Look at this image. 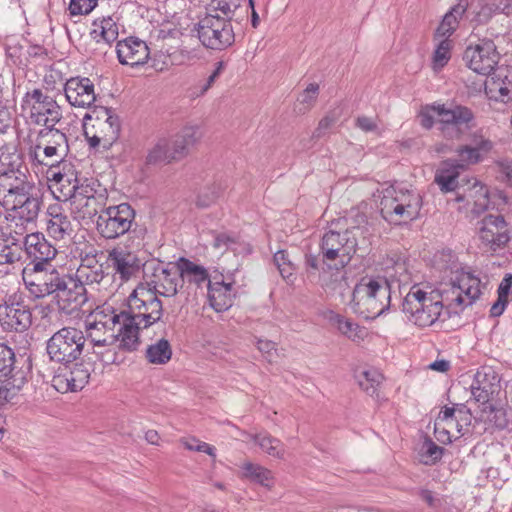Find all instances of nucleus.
<instances>
[{
	"label": "nucleus",
	"mask_w": 512,
	"mask_h": 512,
	"mask_svg": "<svg viewBox=\"0 0 512 512\" xmlns=\"http://www.w3.org/2000/svg\"><path fill=\"white\" fill-rule=\"evenodd\" d=\"M25 253L29 259L26 267L39 269L40 266H50V261L57 254V250L53 247L45 237L40 233L27 234L24 238Z\"/></svg>",
	"instance_id": "26"
},
{
	"label": "nucleus",
	"mask_w": 512,
	"mask_h": 512,
	"mask_svg": "<svg viewBox=\"0 0 512 512\" xmlns=\"http://www.w3.org/2000/svg\"><path fill=\"white\" fill-rule=\"evenodd\" d=\"M391 304V285L386 277L364 276L355 285L349 307L364 319H375Z\"/></svg>",
	"instance_id": "4"
},
{
	"label": "nucleus",
	"mask_w": 512,
	"mask_h": 512,
	"mask_svg": "<svg viewBox=\"0 0 512 512\" xmlns=\"http://www.w3.org/2000/svg\"><path fill=\"white\" fill-rule=\"evenodd\" d=\"M357 225L345 230H328L321 239L320 253L323 264L328 270H336L341 279L345 278L343 269L350 263L357 250H366L370 245L366 217L357 215Z\"/></svg>",
	"instance_id": "2"
},
{
	"label": "nucleus",
	"mask_w": 512,
	"mask_h": 512,
	"mask_svg": "<svg viewBox=\"0 0 512 512\" xmlns=\"http://www.w3.org/2000/svg\"><path fill=\"white\" fill-rule=\"evenodd\" d=\"M437 105H427L419 113L420 124L426 129L432 128L435 122L438 123Z\"/></svg>",
	"instance_id": "62"
},
{
	"label": "nucleus",
	"mask_w": 512,
	"mask_h": 512,
	"mask_svg": "<svg viewBox=\"0 0 512 512\" xmlns=\"http://www.w3.org/2000/svg\"><path fill=\"white\" fill-rule=\"evenodd\" d=\"M127 330L121 312L116 313L110 307H98L86 319L84 334L93 347H110L119 342L121 349L134 351L137 348H128L125 344Z\"/></svg>",
	"instance_id": "5"
},
{
	"label": "nucleus",
	"mask_w": 512,
	"mask_h": 512,
	"mask_svg": "<svg viewBox=\"0 0 512 512\" xmlns=\"http://www.w3.org/2000/svg\"><path fill=\"white\" fill-rule=\"evenodd\" d=\"M177 161L173 154L169 139H159L149 150L146 156L148 165H166Z\"/></svg>",
	"instance_id": "39"
},
{
	"label": "nucleus",
	"mask_w": 512,
	"mask_h": 512,
	"mask_svg": "<svg viewBox=\"0 0 512 512\" xmlns=\"http://www.w3.org/2000/svg\"><path fill=\"white\" fill-rule=\"evenodd\" d=\"M0 323L5 330L16 332H23L31 326V311L17 294L0 305Z\"/></svg>",
	"instance_id": "22"
},
{
	"label": "nucleus",
	"mask_w": 512,
	"mask_h": 512,
	"mask_svg": "<svg viewBox=\"0 0 512 512\" xmlns=\"http://www.w3.org/2000/svg\"><path fill=\"white\" fill-rule=\"evenodd\" d=\"M155 276L157 281L154 288L157 293L165 297L180 294L181 276L178 262L175 267L162 269L160 273Z\"/></svg>",
	"instance_id": "37"
},
{
	"label": "nucleus",
	"mask_w": 512,
	"mask_h": 512,
	"mask_svg": "<svg viewBox=\"0 0 512 512\" xmlns=\"http://www.w3.org/2000/svg\"><path fill=\"white\" fill-rule=\"evenodd\" d=\"M36 190L28 180L26 169L17 168L0 169V201L20 193Z\"/></svg>",
	"instance_id": "29"
},
{
	"label": "nucleus",
	"mask_w": 512,
	"mask_h": 512,
	"mask_svg": "<svg viewBox=\"0 0 512 512\" xmlns=\"http://www.w3.org/2000/svg\"><path fill=\"white\" fill-rule=\"evenodd\" d=\"M438 298L435 290L427 292L414 285L403 299L402 312L408 321L418 327L432 326L442 312L441 300Z\"/></svg>",
	"instance_id": "9"
},
{
	"label": "nucleus",
	"mask_w": 512,
	"mask_h": 512,
	"mask_svg": "<svg viewBox=\"0 0 512 512\" xmlns=\"http://www.w3.org/2000/svg\"><path fill=\"white\" fill-rule=\"evenodd\" d=\"M79 267L76 271V279L79 280L82 285L100 284L105 278V272L102 265H95L93 267Z\"/></svg>",
	"instance_id": "53"
},
{
	"label": "nucleus",
	"mask_w": 512,
	"mask_h": 512,
	"mask_svg": "<svg viewBox=\"0 0 512 512\" xmlns=\"http://www.w3.org/2000/svg\"><path fill=\"white\" fill-rule=\"evenodd\" d=\"M20 157L16 153L8 151L7 147L0 148V165L1 169L17 168L20 167Z\"/></svg>",
	"instance_id": "64"
},
{
	"label": "nucleus",
	"mask_w": 512,
	"mask_h": 512,
	"mask_svg": "<svg viewBox=\"0 0 512 512\" xmlns=\"http://www.w3.org/2000/svg\"><path fill=\"white\" fill-rule=\"evenodd\" d=\"M28 157L33 165L46 166L51 171L52 168L65 163L67 155L58 151V149L49 148L48 145L31 139L28 148Z\"/></svg>",
	"instance_id": "34"
},
{
	"label": "nucleus",
	"mask_w": 512,
	"mask_h": 512,
	"mask_svg": "<svg viewBox=\"0 0 512 512\" xmlns=\"http://www.w3.org/2000/svg\"><path fill=\"white\" fill-rule=\"evenodd\" d=\"M207 296L211 307L216 312H222L229 309L233 304V283L219 281L216 277L209 282L207 287Z\"/></svg>",
	"instance_id": "35"
},
{
	"label": "nucleus",
	"mask_w": 512,
	"mask_h": 512,
	"mask_svg": "<svg viewBox=\"0 0 512 512\" xmlns=\"http://www.w3.org/2000/svg\"><path fill=\"white\" fill-rule=\"evenodd\" d=\"M46 231L56 241L72 238L74 228L62 205L55 203L47 208Z\"/></svg>",
	"instance_id": "31"
},
{
	"label": "nucleus",
	"mask_w": 512,
	"mask_h": 512,
	"mask_svg": "<svg viewBox=\"0 0 512 512\" xmlns=\"http://www.w3.org/2000/svg\"><path fill=\"white\" fill-rule=\"evenodd\" d=\"M135 219V211L128 203H121L104 208L98 215L96 229L101 237L114 240L127 234V239L132 242L140 237L136 230H132Z\"/></svg>",
	"instance_id": "10"
},
{
	"label": "nucleus",
	"mask_w": 512,
	"mask_h": 512,
	"mask_svg": "<svg viewBox=\"0 0 512 512\" xmlns=\"http://www.w3.org/2000/svg\"><path fill=\"white\" fill-rule=\"evenodd\" d=\"M119 117L110 108L94 106L83 118V129L89 145L109 149L120 135Z\"/></svg>",
	"instance_id": "8"
},
{
	"label": "nucleus",
	"mask_w": 512,
	"mask_h": 512,
	"mask_svg": "<svg viewBox=\"0 0 512 512\" xmlns=\"http://www.w3.org/2000/svg\"><path fill=\"white\" fill-rule=\"evenodd\" d=\"M421 206V196L414 190L401 185H390L382 190L380 212L391 223L401 224L415 219Z\"/></svg>",
	"instance_id": "6"
},
{
	"label": "nucleus",
	"mask_w": 512,
	"mask_h": 512,
	"mask_svg": "<svg viewBox=\"0 0 512 512\" xmlns=\"http://www.w3.org/2000/svg\"><path fill=\"white\" fill-rule=\"evenodd\" d=\"M500 59L496 45L492 40H480L474 46H468L463 54L466 65L481 75H490L495 70Z\"/></svg>",
	"instance_id": "21"
},
{
	"label": "nucleus",
	"mask_w": 512,
	"mask_h": 512,
	"mask_svg": "<svg viewBox=\"0 0 512 512\" xmlns=\"http://www.w3.org/2000/svg\"><path fill=\"white\" fill-rule=\"evenodd\" d=\"M116 52L119 62L131 67L145 64L150 54L146 42L136 37H128L119 41Z\"/></svg>",
	"instance_id": "32"
},
{
	"label": "nucleus",
	"mask_w": 512,
	"mask_h": 512,
	"mask_svg": "<svg viewBox=\"0 0 512 512\" xmlns=\"http://www.w3.org/2000/svg\"><path fill=\"white\" fill-rule=\"evenodd\" d=\"M478 235L481 242L494 251L506 245L510 239L507 223L502 215L485 216L479 222Z\"/></svg>",
	"instance_id": "25"
},
{
	"label": "nucleus",
	"mask_w": 512,
	"mask_h": 512,
	"mask_svg": "<svg viewBox=\"0 0 512 512\" xmlns=\"http://www.w3.org/2000/svg\"><path fill=\"white\" fill-rule=\"evenodd\" d=\"M319 95V85L317 83H310L298 96L294 111L297 114H305L311 110Z\"/></svg>",
	"instance_id": "47"
},
{
	"label": "nucleus",
	"mask_w": 512,
	"mask_h": 512,
	"mask_svg": "<svg viewBox=\"0 0 512 512\" xmlns=\"http://www.w3.org/2000/svg\"><path fill=\"white\" fill-rule=\"evenodd\" d=\"M468 8L467 0H459L443 17L435 31L434 39L449 38L459 25V19L463 17Z\"/></svg>",
	"instance_id": "38"
},
{
	"label": "nucleus",
	"mask_w": 512,
	"mask_h": 512,
	"mask_svg": "<svg viewBox=\"0 0 512 512\" xmlns=\"http://www.w3.org/2000/svg\"><path fill=\"white\" fill-rule=\"evenodd\" d=\"M220 188L217 185H212L204 188L197 196L196 205L199 208L210 207L219 197Z\"/></svg>",
	"instance_id": "57"
},
{
	"label": "nucleus",
	"mask_w": 512,
	"mask_h": 512,
	"mask_svg": "<svg viewBox=\"0 0 512 512\" xmlns=\"http://www.w3.org/2000/svg\"><path fill=\"white\" fill-rule=\"evenodd\" d=\"M222 69H223V62H217L216 68L212 72V74L209 75V77L203 83H200L198 86H196L193 89L191 95L193 97H199V96L204 95L211 88V86L213 85V83L215 82V80L217 79L219 74L221 73Z\"/></svg>",
	"instance_id": "61"
},
{
	"label": "nucleus",
	"mask_w": 512,
	"mask_h": 512,
	"mask_svg": "<svg viewBox=\"0 0 512 512\" xmlns=\"http://www.w3.org/2000/svg\"><path fill=\"white\" fill-rule=\"evenodd\" d=\"M90 35L97 42L104 41L110 44L118 38V26L111 17L97 19L93 22Z\"/></svg>",
	"instance_id": "44"
},
{
	"label": "nucleus",
	"mask_w": 512,
	"mask_h": 512,
	"mask_svg": "<svg viewBox=\"0 0 512 512\" xmlns=\"http://www.w3.org/2000/svg\"><path fill=\"white\" fill-rule=\"evenodd\" d=\"M485 93L491 100L507 102L512 99V69L498 67L485 80Z\"/></svg>",
	"instance_id": "30"
},
{
	"label": "nucleus",
	"mask_w": 512,
	"mask_h": 512,
	"mask_svg": "<svg viewBox=\"0 0 512 512\" xmlns=\"http://www.w3.org/2000/svg\"><path fill=\"white\" fill-rule=\"evenodd\" d=\"M336 323L338 330L353 342L359 343L363 341L368 334L364 327L339 315L336 316Z\"/></svg>",
	"instance_id": "48"
},
{
	"label": "nucleus",
	"mask_w": 512,
	"mask_h": 512,
	"mask_svg": "<svg viewBox=\"0 0 512 512\" xmlns=\"http://www.w3.org/2000/svg\"><path fill=\"white\" fill-rule=\"evenodd\" d=\"M395 257V259L393 257L390 259L392 262L391 266L387 264V269L391 270L388 272V276L393 281L398 282L399 285H406L411 281V273L409 271L407 261L400 256Z\"/></svg>",
	"instance_id": "49"
},
{
	"label": "nucleus",
	"mask_w": 512,
	"mask_h": 512,
	"mask_svg": "<svg viewBox=\"0 0 512 512\" xmlns=\"http://www.w3.org/2000/svg\"><path fill=\"white\" fill-rule=\"evenodd\" d=\"M241 469L242 478L267 488L272 487L274 478L272 472L269 469L249 461L244 462L241 465Z\"/></svg>",
	"instance_id": "43"
},
{
	"label": "nucleus",
	"mask_w": 512,
	"mask_h": 512,
	"mask_svg": "<svg viewBox=\"0 0 512 512\" xmlns=\"http://www.w3.org/2000/svg\"><path fill=\"white\" fill-rule=\"evenodd\" d=\"M273 259L282 278L287 282L292 283L295 279L296 267L288 253L285 250H279L274 254Z\"/></svg>",
	"instance_id": "51"
},
{
	"label": "nucleus",
	"mask_w": 512,
	"mask_h": 512,
	"mask_svg": "<svg viewBox=\"0 0 512 512\" xmlns=\"http://www.w3.org/2000/svg\"><path fill=\"white\" fill-rule=\"evenodd\" d=\"M444 449L430 439H425L421 447V461L426 465L435 464L442 458Z\"/></svg>",
	"instance_id": "54"
},
{
	"label": "nucleus",
	"mask_w": 512,
	"mask_h": 512,
	"mask_svg": "<svg viewBox=\"0 0 512 512\" xmlns=\"http://www.w3.org/2000/svg\"><path fill=\"white\" fill-rule=\"evenodd\" d=\"M243 434L247 439L256 443L268 455L278 459H284L286 450L284 444L279 439L267 433L249 434L244 432Z\"/></svg>",
	"instance_id": "41"
},
{
	"label": "nucleus",
	"mask_w": 512,
	"mask_h": 512,
	"mask_svg": "<svg viewBox=\"0 0 512 512\" xmlns=\"http://www.w3.org/2000/svg\"><path fill=\"white\" fill-rule=\"evenodd\" d=\"M240 6V0H212L210 8L212 11H219L223 14L221 18L232 20L236 10Z\"/></svg>",
	"instance_id": "55"
},
{
	"label": "nucleus",
	"mask_w": 512,
	"mask_h": 512,
	"mask_svg": "<svg viewBox=\"0 0 512 512\" xmlns=\"http://www.w3.org/2000/svg\"><path fill=\"white\" fill-rule=\"evenodd\" d=\"M5 378L0 385V406L10 402L17 396L27 382V372L15 371L12 376Z\"/></svg>",
	"instance_id": "40"
},
{
	"label": "nucleus",
	"mask_w": 512,
	"mask_h": 512,
	"mask_svg": "<svg viewBox=\"0 0 512 512\" xmlns=\"http://www.w3.org/2000/svg\"><path fill=\"white\" fill-rule=\"evenodd\" d=\"M142 241V237H136L131 244L124 247L116 246L108 251L107 263L115 279L123 283L138 276L142 264L135 250L143 245Z\"/></svg>",
	"instance_id": "17"
},
{
	"label": "nucleus",
	"mask_w": 512,
	"mask_h": 512,
	"mask_svg": "<svg viewBox=\"0 0 512 512\" xmlns=\"http://www.w3.org/2000/svg\"><path fill=\"white\" fill-rule=\"evenodd\" d=\"M15 371H24L16 366L15 354L11 348L0 343V377L12 376Z\"/></svg>",
	"instance_id": "52"
},
{
	"label": "nucleus",
	"mask_w": 512,
	"mask_h": 512,
	"mask_svg": "<svg viewBox=\"0 0 512 512\" xmlns=\"http://www.w3.org/2000/svg\"><path fill=\"white\" fill-rule=\"evenodd\" d=\"M493 149V143L479 133H473L469 142L459 145L455 150L457 159H447L440 164L435 175V182L441 191L449 192L457 189L455 201L464 202L459 210L465 209L466 216L471 220L479 217L491 207L489 191L477 179L472 184L468 181L467 187H458L457 178L461 171L470 165L481 162Z\"/></svg>",
	"instance_id": "1"
},
{
	"label": "nucleus",
	"mask_w": 512,
	"mask_h": 512,
	"mask_svg": "<svg viewBox=\"0 0 512 512\" xmlns=\"http://www.w3.org/2000/svg\"><path fill=\"white\" fill-rule=\"evenodd\" d=\"M61 282L56 292L58 308L65 314H72L87 302L86 288L70 275H64Z\"/></svg>",
	"instance_id": "24"
},
{
	"label": "nucleus",
	"mask_w": 512,
	"mask_h": 512,
	"mask_svg": "<svg viewBox=\"0 0 512 512\" xmlns=\"http://www.w3.org/2000/svg\"><path fill=\"white\" fill-rule=\"evenodd\" d=\"M195 30L200 42L207 48L223 50L235 42V33L231 24L226 18L220 15L208 13L199 20Z\"/></svg>",
	"instance_id": "14"
},
{
	"label": "nucleus",
	"mask_w": 512,
	"mask_h": 512,
	"mask_svg": "<svg viewBox=\"0 0 512 512\" xmlns=\"http://www.w3.org/2000/svg\"><path fill=\"white\" fill-rule=\"evenodd\" d=\"M65 97L75 108L92 109L96 101L93 82L86 77H72L64 85Z\"/></svg>",
	"instance_id": "27"
},
{
	"label": "nucleus",
	"mask_w": 512,
	"mask_h": 512,
	"mask_svg": "<svg viewBox=\"0 0 512 512\" xmlns=\"http://www.w3.org/2000/svg\"><path fill=\"white\" fill-rule=\"evenodd\" d=\"M94 371V362L85 359L73 365L68 372L59 373L52 379V386L60 393L82 390Z\"/></svg>",
	"instance_id": "23"
},
{
	"label": "nucleus",
	"mask_w": 512,
	"mask_h": 512,
	"mask_svg": "<svg viewBox=\"0 0 512 512\" xmlns=\"http://www.w3.org/2000/svg\"><path fill=\"white\" fill-rule=\"evenodd\" d=\"M127 324L125 344L128 348H137L140 329H145L159 321L163 314L162 302L144 286H138L128 297V310L121 311Z\"/></svg>",
	"instance_id": "3"
},
{
	"label": "nucleus",
	"mask_w": 512,
	"mask_h": 512,
	"mask_svg": "<svg viewBox=\"0 0 512 512\" xmlns=\"http://www.w3.org/2000/svg\"><path fill=\"white\" fill-rule=\"evenodd\" d=\"M500 392V379L491 367L479 369L471 384V394L474 400L481 404L489 403Z\"/></svg>",
	"instance_id": "28"
},
{
	"label": "nucleus",
	"mask_w": 512,
	"mask_h": 512,
	"mask_svg": "<svg viewBox=\"0 0 512 512\" xmlns=\"http://www.w3.org/2000/svg\"><path fill=\"white\" fill-rule=\"evenodd\" d=\"M24 235H17L6 229L0 233V264H13L21 259L22 240Z\"/></svg>",
	"instance_id": "36"
},
{
	"label": "nucleus",
	"mask_w": 512,
	"mask_h": 512,
	"mask_svg": "<svg viewBox=\"0 0 512 512\" xmlns=\"http://www.w3.org/2000/svg\"><path fill=\"white\" fill-rule=\"evenodd\" d=\"M435 293L441 300V308L447 307L457 312V308L462 309L471 305L481 294V282L479 278L470 273H461L449 284H445Z\"/></svg>",
	"instance_id": "12"
},
{
	"label": "nucleus",
	"mask_w": 512,
	"mask_h": 512,
	"mask_svg": "<svg viewBox=\"0 0 512 512\" xmlns=\"http://www.w3.org/2000/svg\"><path fill=\"white\" fill-rule=\"evenodd\" d=\"M106 190L100 188V184L93 179H85L79 191L68 201L70 212L75 220L88 222L94 216L99 215L106 204Z\"/></svg>",
	"instance_id": "13"
},
{
	"label": "nucleus",
	"mask_w": 512,
	"mask_h": 512,
	"mask_svg": "<svg viewBox=\"0 0 512 512\" xmlns=\"http://www.w3.org/2000/svg\"><path fill=\"white\" fill-rule=\"evenodd\" d=\"M22 107L28 111L32 123L44 128L55 127L63 117L57 101L40 89L27 92L23 98Z\"/></svg>",
	"instance_id": "16"
},
{
	"label": "nucleus",
	"mask_w": 512,
	"mask_h": 512,
	"mask_svg": "<svg viewBox=\"0 0 512 512\" xmlns=\"http://www.w3.org/2000/svg\"><path fill=\"white\" fill-rule=\"evenodd\" d=\"M65 274H60L52 266H40L39 269L25 267L22 279L25 287L34 298H43L56 294Z\"/></svg>",
	"instance_id": "18"
},
{
	"label": "nucleus",
	"mask_w": 512,
	"mask_h": 512,
	"mask_svg": "<svg viewBox=\"0 0 512 512\" xmlns=\"http://www.w3.org/2000/svg\"><path fill=\"white\" fill-rule=\"evenodd\" d=\"M169 142L177 161L182 160L189 154L191 145L180 133H177L174 137L170 138Z\"/></svg>",
	"instance_id": "59"
},
{
	"label": "nucleus",
	"mask_w": 512,
	"mask_h": 512,
	"mask_svg": "<svg viewBox=\"0 0 512 512\" xmlns=\"http://www.w3.org/2000/svg\"><path fill=\"white\" fill-rule=\"evenodd\" d=\"M472 418L470 410L464 404H453L444 406L436 420H438V424H444L451 430L455 429L458 433L457 437H460L469 432Z\"/></svg>",
	"instance_id": "33"
},
{
	"label": "nucleus",
	"mask_w": 512,
	"mask_h": 512,
	"mask_svg": "<svg viewBox=\"0 0 512 512\" xmlns=\"http://www.w3.org/2000/svg\"><path fill=\"white\" fill-rule=\"evenodd\" d=\"M33 139L48 145L49 148H57L59 152L65 155H68L69 153V145L66 134L59 129H56L55 127L41 129Z\"/></svg>",
	"instance_id": "42"
},
{
	"label": "nucleus",
	"mask_w": 512,
	"mask_h": 512,
	"mask_svg": "<svg viewBox=\"0 0 512 512\" xmlns=\"http://www.w3.org/2000/svg\"><path fill=\"white\" fill-rule=\"evenodd\" d=\"M438 130L446 140H461L474 126L473 112L461 105L437 104Z\"/></svg>",
	"instance_id": "15"
},
{
	"label": "nucleus",
	"mask_w": 512,
	"mask_h": 512,
	"mask_svg": "<svg viewBox=\"0 0 512 512\" xmlns=\"http://www.w3.org/2000/svg\"><path fill=\"white\" fill-rule=\"evenodd\" d=\"M85 179L78 178V172L70 161L48 171L49 187L59 201L66 202L77 194Z\"/></svg>",
	"instance_id": "20"
},
{
	"label": "nucleus",
	"mask_w": 512,
	"mask_h": 512,
	"mask_svg": "<svg viewBox=\"0 0 512 512\" xmlns=\"http://www.w3.org/2000/svg\"><path fill=\"white\" fill-rule=\"evenodd\" d=\"M488 421L497 429L512 430V418L503 408H491Z\"/></svg>",
	"instance_id": "56"
},
{
	"label": "nucleus",
	"mask_w": 512,
	"mask_h": 512,
	"mask_svg": "<svg viewBox=\"0 0 512 512\" xmlns=\"http://www.w3.org/2000/svg\"><path fill=\"white\" fill-rule=\"evenodd\" d=\"M337 120L338 115L335 112L328 113L319 121L317 128L312 134V138H321L324 135L325 131L330 129L337 122Z\"/></svg>",
	"instance_id": "63"
},
{
	"label": "nucleus",
	"mask_w": 512,
	"mask_h": 512,
	"mask_svg": "<svg viewBox=\"0 0 512 512\" xmlns=\"http://www.w3.org/2000/svg\"><path fill=\"white\" fill-rule=\"evenodd\" d=\"M172 356V348L168 340L162 338L148 346L146 358L152 364H166Z\"/></svg>",
	"instance_id": "46"
},
{
	"label": "nucleus",
	"mask_w": 512,
	"mask_h": 512,
	"mask_svg": "<svg viewBox=\"0 0 512 512\" xmlns=\"http://www.w3.org/2000/svg\"><path fill=\"white\" fill-rule=\"evenodd\" d=\"M0 205L6 211V229L17 235H25L35 228L42 201L35 190H31L7 197L0 201Z\"/></svg>",
	"instance_id": "7"
},
{
	"label": "nucleus",
	"mask_w": 512,
	"mask_h": 512,
	"mask_svg": "<svg viewBox=\"0 0 512 512\" xmlns=\"http://www.w3.org/2000/svg\"><path fill=\"white\" fill-rule=\"evenodd\" d=\"M436 48L433 54L434 70L442 69L451 58L453 41L449 38L434 39Z\"/></svg>",
	"instance_id": "50"
},
{
	"label": "nucleus",
	"mask_w": 512,
	"mask_h": 512,
	"mask_svg": "<svg viewBox=\"0 0 512 512\" xmlns=\"http://www.w3.org/2000/svg\"><path fill=\"white\" fill-rule=\"evenodd\" d=\"M178 268L181 276L180 295L187 302L195 300L198 294H203L204 288L212 281L205 267L184 257L179 258Z\"/></svg>",
	"instance_id": "19"
},
{
	"label": "nucleus",
	"mask_w": 512,
	"mask_h": 512,
	"mask_svg": "<svg viewBox=\"0 0 512 512\" xmlns=\"http://www.w3.org/2000/svg\"><path fill=\"white\" fill-rule=\"evenodd\" d=\"M97 5V0H70L68 11L71 16L89 14Z\"/></svg>",
	"instance_id": "60"
},
{
	"label": "nucleus",
	"mask_w": 512,
	"mask_h": 512,
	"mask_svg": "<svg viewBox=\"0 0 512 512\" xmlns=\"http://www.w3.org/2000/svg\"><path fill=\"white\" fill-rule=\"evenodd\" d=\"M86 343L82 330L65 326L56 331L46 342L49 359L61 364H70L80 358Z\"/></svg>",
	"instance_id": "11"
},
{
	"label": "nucleus",
	"mask_w": 512,
	"mask_h": 512,
	"mask_svg": "<svg viewBox=\"0 0 512 512\" xmlns=\"http://www.w3.org/2000/svg\"><path fill=\"white\" fill-rule=\"evenodd\" d=\"M169 142L177 161L182 160L189 154L191 145L180 133H177L174 137L170 138Z\"/></svg>",
	"instance_id": "58"
},
{
	"label": "nucleus",
	"mask_w": 512,
	"mask_h": 512,
	"mask_svg": "<svg viewBox=\"0 0 512 512\" xmlns=\"http://www.w3.org/2000/svg\"><path fill=\"white\" fill-rule=\"evenodd\" d=\"M384 380V376L375 368H369L361 371L357 375V381L360 388L371 397H379V387Z\"/></svg>",
	"instance_id": "45"
}]
</instances>
